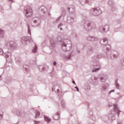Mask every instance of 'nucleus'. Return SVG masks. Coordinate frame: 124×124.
Here are the masks:
<instances>
[{
	"instance_id": "1",
	"label": "nucleus",
	"mask_w": 124,
	"mask_h": 124,
	"mask_svg": "<svg viewBox=\"0 0 124 124\" xmlns=\"http://www.w3.org/2000/svg\"><path fill=\"white\" fill-rule=\"evenodd\" d=\"M100 43L102 46H104L102 51L105 52L108 58L112 59V54H111V45L107 44L108 43V39L104 38L102 39Z\"/></svg>"
},
{
	"instance_id": "2",
	"label": "nucleus",
	"mask_w": 124,
	"mask_h": 124,
	"mask_svg": "<svg viewBox=\"0 0 124 124\" xmlns=\"http://www.w3.org/2000/svg\"><path fill=\"white\" fill-rule=\"evenodd\" d=\"M113 108L114 109L111 110L108 114V119L110 120V121H114L116 119V114H117L118 116H120V112H121L118 108V105L114 104Z\"/></svg>"
},
{
	"instance_id": "3",
	"label": "nucleus",
	"mask_w": 124,
	"mask_h": 124,
	"mask_svg": "<svg viewBox=\"0 0 124 124\" xmlns=\"http://www.w3.org/2000/svg\"><path fill=\"white\" fill-rule=\"evenodd\" d=\"M83 28L86 31H91L96 28L95 23L90 20H86L83 23Z\"/></svg>"
},
{
	"instance_id": "4",
	"label": "nucleus",
	"mask_w": 124,
	"mask_h": 124,
	"mask_svg": "<svg viewBox=\"0 0 124 124\" xmlns=\"http://www.w3.org/2000/svg\"><path fill=\"white\" fill-rule=\"evenodd\" d=\"M4 47L8 50H14L17 47V44L13 41H10L5 43Z\"/></svg>"
},
{
	"instance_id": "5",
	"label": "nucleus",
	"mask_w": 124,
	"mask_h": 124,
	"mask_svg": "<svg viewBox=\"0 0 124 124\" xmlns=\"http://www.w3.org/2000/svg\"><path fill=\"white\" fill-rule=\"evenodd\" d=\"M0 55H2L3 57H6L7 62L8 63L12 62V57H11V53L10 52L3 53L2 49L0 48Z\"/></svg>"
},
{
	"instance_id": "6",
	"label": "nucleus",
	"mask_w": 124,
	"mask_h": 124,
	"mask_svg": "<svg viewBox=\"0 0 124 124\" xmlns=\"http://www.w3.org/2000/svg\"><path fill=\"white\" fill-rule=\"evenodd\" d=\"M90 13L93 16H99L102 13V11L99 8H94L91 9Z\"/></svg>"
},
{
	"instance_id": "7",
	"label": "nucleus",
	"mask_w": 124,
	"mask_h": 124,
	"mask_svg": "<svg viewBox=\"0 0 124 124\" xmlns=\"http://www.w3.org/2000/svg\"><path fill=\"white\" fill-rule=\"evenodd\" d=\"M76 14L74 11H73L70 14V17H68L67 19V23L68 24H72L74 22L76 21Z\"/></svg>"
},
{
	"instance_id": "8",
	"label": "nucleus",
	"mask_w": 124,
	"mask_h": 124,
	"mask_svg": "<svg viewBox=\"0 0 124 124\" xmlns=\"http://www.w3.org/2000/svg\"><path fill=\"white\" fill-rule=\"evenodd\" d=\"M24 11L26 14V16L27 18L31 17L32 16V9L29 5L26 6L24 7Z\"/></svg>"
},
{
	"instance_id": "9",
	"label": "nucleus",
	"mask_w": 124,
	"mask_h": 124,
	"mask_svg": "<svg viewBox=\"0 0 124 124\" xmlns=\"http://www.w3.org/2000/svg\"><path fill=\"white\" fill-rule=\"evenodd\" d=\"M71 47L72 45H66L65 43H62V49L64 52H67V51H70L71 50Z\"/></svg>"
},
{
	"instance_id": "10",
	"label": "nucleus",
	"mask_w": 124,
	"mask_h": 124,
	"mask_svg": "<svg viewBox=\"0 0 124 124\" xmlns=\"http://www.w3.org/2000/svg\"><path fill=\"white\" fill-rule=\"evenodd\" d=\"M29 41L30 43L33 42L31 37L24 36L21 38V42L22 44H27V42Z\"/></svg>"
},
{
	"instance_id": "11",
	"label": "nucleus",
	"mask_w": 124,
	"mask_h": 124,
	"mask_svg": "<svg viewBox=\"0 0 124 124\" xmlns=\"http://www.w3.org/2000/svg\"><path fill=\"white\" fill-rule=\"evenodd\" d=\"M99 31L100 32H102V33L103 32H107L108 31H109V25H106L104 26H101L99 29Z\"/></svg>"
},
{
	"instance_id": "12",
	"label": "nucleus",
	"mask_w": 124,
	"mask_h": 124,
	"mask_svg": "<svg viewBox=\"0 0 124 124\" xmlns=\"http://www.w3.org/2000/svg\"><path fill=\"white\" fill-rule=\"evenodd\" d=\"M103 56V55L101 53L96 52L95 53L94 56L92 58V61H93V62H94L95 61H98V60L102 57Z\"/></svg>"
},
{
	"instance_id": "13",
	"label": "nucleus",
	"mask_w": 124,
	"mask_h": 124,
	"mask_svg": "<svg viewBox=\"0 0 124 124\" xmlns=\"http://www.w3.org/2000/svg\"><path fill=\"white\" fill-rule=\"evenodd\" d=\"M90 82L95 86H97V84H98V78L97 77L93 76L90 80Z\"/></svg>"
},
{
	"instance_id": "14",
	"label": "nucleus",
	"mask_w": 124,
	"mask_h": 124,
	"mask_svg": "<svg viewBox=\"0 0 124 124\" xmlns=\"http://www.w3.org/2000/svg\"><path fill=\"white\" fill-rule=\"evenodd\" d=\"M99 78L100 81L104 83L106 81V80H107V78H108V76H107V75L104 74H101L99 76Z\"/></svg>"
},
{
	"instance_id": "15",
	"label": "nucleus",
	"mask_w": 124,
	"mask_h": 124,
	"mask_svg": "<svg viewBox=\"0 0 124 124\" xmlns=\"http://www.w3.org/2000/svg\"><path fill=\"white\" fill-rule=\"evenodd\" d=\"M56 91H55V93H58L59 98H61V97H62V89H60H60L57 88V86H55L52 88V92H54V90H56Z\"/></svg>"
},
{
	"instance_id": "16",
	"label": "nucleus",
	"mask_w": 124,
	"mask_h": 124,
	"mask_svg": "<svg viewBox=\"0 0 124 124\" xmlns=\"http://www.w3.org/2000/svg\"><path fill=\"white\" fill-rule=\"evenodd\" d=\"M86 40H88V41L93 42L94 41H97L98 38L93 36H88L86 37Z\"/></svg>"
},
{
	"instance_id": "17",
	"label": "nucleus",
	"mask_w": 124,
	"mask_h": 124,
	"mask_svg": "<svg viewBox=\"0 0 124 124\" xmlns=\"http://www.w3.org/2000/svg\"><path fill=\"white\" fill-rule=\"evenodd\" d=\"M32 21L36 26H38L41 23V20L37 17L33 18Z\"/></svg>"
},
{
	"instance_id": "18",
	"label": "nucleus",
	"mask_w": 124,
	"mask_h": 124,
	"mask_svg": "<svg viewBox=\"0 0 124 124\" xmlns=\"http://www.w3.org/2000/svg\"><path fill=\"white\" fill-rule=\"evenodd\" d=\"M94 51V48L92 46L89 45L87 46V55H92Z\"/></svg>"
},
{
	"instance_id": "19",
	"label": "nucleus",
	"mask_w": 124,
	"mask_h": 124,
	"mask_svg": "<svg viewBox=\"0 0 124 124\" xmlns=\"http://www.w3.org/2000/svg\"><path fill=\"white\" fill-rule=\"evenodd\" d=\"M50 46L51 47H52V49H54V48L56 47V42H57V41L54 38H50Z\"/></svg>"
},
{
	"instance_id": "20",
	"label": "nucleus",
	"mask_w": 124,
	"mask_h": 124,
	"mask_svg": "<svg viewBox=\"0 0 124 124\" xmlns=\"http://www.w3.org/2000/svg\"><path fill=\"white\" fill-rule=\"evenodd\" d=\"M112 56L114 59H117L120 57V53L117 51H113L112 52Z\"/></svg>"
},
{
	"instance_id": "21",
	"label": "nucleus",
	"mask_w": 124,
	"mask_h": 124,
	"mask_svg": "<svg viewBox=\"0 0 124 124\" xmlns=\"http://www.w3.org/2000/svg\"><path fill=\"white\" fill-rule=\"evenodd\" d=\"M96 66L97 68H94L93 70H92V72H97V71H99V70H100V63H99V62H97V64H96Z\"/></svg>"
},
{
	"instance_id": "22",
	"label": "nucleus",
	"mask_w": 124,
	"mask_h": 124,
	"mask_svg": "<svg viewBox=\"0 0 124 124\" xmlns=\"http://www.w3.org/2000/svg\"><path fill=\"white\" fill-rule=\"evenodd\" d=\"M16 62L17 63V64H18V65L20 66L22 65V61L20 57H17L15 59Z\"/></svg>"
},
{
	"instance_id": "23",
	"label": "nucleus",
	"mask_w": 124,
	"mask_h": 124,
	"mask_svg": "<svg viewBox=\"0 0 124 124\" xmlns=\"http://www.w3.org/2000/svg\"><path fill=\"white\" fill-rule=\"evenodd\" d=\"M61 114V112L58 111L57 112L55 115L54 116H53V119H54V120H59L60 118V115Z\"/></svg>"
},
{
	"instance_id": "24",
	"label": "nucleus",
	"mask_w": 124,
	"mask_h": 124,
	"mask_svg": "<svg viewBox=\"0 0 124 124\" xmlns=\"http://www.w3.org/2000/svg\"><path fill=\"white\" fill-rule=\"evenodd\" d=\"M39 11H41L42 12V13H45L46 11H47V8L45 7V6H41L39 9Z\"/></svg>"
},
{
	"instance_id": "25",
	"label": "nucleus",
	"mask_w": 124,
	"mask_h": 124,
	"mask_svg": "<svg viewBox=\"0 0 124 124\" xmlns=\"http://www.w3.org/2000/svg\"><path fill=\"white\" fill-rule=\"evenodd\" d=\"M23 69L24 70V72L26 73H28V72H30V66L26 64H24L23 65Z\"/></svg>"
},
{
	"instance_id": "26",
	"label": "nucleus",
	"mask_w": 124,
	"mask_h": 124,
	"mask_svg": "<svg viewBox=\"0 0 124 124\" xmlns=\"http://www.w3.org/2000/svg\"><path fill=\"white\" fill-rule=\"evenodd\" d=\"M75 54V53H73V52L71 53V55H67L64 56V59H66L67 61H69V60L71 59L72 56H73Z\"/></svg>"
},
{
	"instance_id": "27",
	"label": "nucleus",
	"mask_w": 124,
	"mask_h": 124,
	"mask_svg": "<svg viewBox=\"0 0 124 124\" xmlns=\"http://www.w3.org/2000/svg\"><path fill=\"white\" fill-rule=\"evenodd\" d=\"M5 35V32L2 30L0 29V37L1 38H3Z\"/></svg>"
},
{
	"instance_id": "28",
	"label": "nucleus",
	"mask_w": 124,
	"mask_h": 124,
	"mask_svg": "<svg viewBox=\"0 0 124 124\" xmlns=\"http://www.w3.org/2000/svg\"><path fill=\"white\" fill-rule=\"evenodd\" d=\"M108 5L109 6H114L115 5V2H114V0H108Z\"/></svg>"
},
{
	"instance_id": "29",
	"label": "nucleus",
	"mask_w": 124,
	"mask_h": 124,
	"mask_svg": "<svg viewBox=\"0 0 124 124\" xmlns=\"http://www.w3.org/2000/svg\"><path fill=\"white\" fill-rule=\"evenodd\" d=\"M118 81V79H116L115 82V85L116 89H117L118 90H120V84H119V82Z\"/></svg>"
},
{
	"instance_id": "30",
	"label": "nucleus",
	"mask_w": 124,
	"mask_h": 124,
	"mask_svg": "<svg viewBox=\"0 0 124 124\" xmlns=\"http://www.w3.org/2000/svg\"><path fill=\"white\" fill-rule=\"evenodd\" d=\"M107 89V87H106V85L104 84L102 85V87L101 88V91H102L103 92H106Z\"/></svg>"
},
{
	"instance_id": "31",
	"label": "nucleus",
	"mask_w": 124,
	"mask_h": 124,
	"mask_svg": "<svg viewBox=\"0 0 124 124\" xmlns=\"http://www.w3.org/2000/svg\"><path fill=\"white\" fill-rule=\"evenodd\" d=\"M36 52H37V46L35 45L34 47L32 50V53H33L34 54L36 53Z\"/></svg>"
},
{
	"instance_id": "32",
	"label": "nucleus",
	"mask_w": 124,
	"mask_h": 124,
	"mask_svg": "<svg viewBox=\"0 0 124 124\" xmlns=\"http://www.w3.org/2000/svg\"><path fill=\"white\" fill-rule=\"evenodd\" d=\"M44 118L45 120V121L46 122H47V123H50V122H51V119L48 118L47 117H46V116L44 115Z\"/></svg>"
},
{
	"instance_id": "33",
	"label": "nucleus",
	"mask_w": 124,
	"mask_h": 124,
	"mask_svg": "<svg viewBox=\"0 0 124 124\" xmlns=\"http://www.w3.org/2000/svg\"><path fill=\"white\" fill-rule=\"evenodd\" d=\"M90 119H91V120H92V121H93V122H95L96 121L95 116H94V115H91Z\"/></svg>"
},
{
	"instance_id": "34",
	"label": "nucleus",
	"mask_w": 124,
	"mask_h": 124,
	"mask_svg": "<svg viewBox=\"0 0 124 124\" xmlns=\"http://www.w3.org/2000/svg\"><path fill=\"white\" fill-rule=\"evenodd\" d=\"M61 106L63 108H65V103H64V101L62 100L61 102Z\"/></svg>"
},
{
	"instance_id": "35",
	"label": "nucleus",
	"mask_w": 124,
	"mask_h": 124,
	"mask_svg": "<svg viewBox=\"0 0 124 124\" xmlns=\"http://www.w3.org/2000/svg\"><path fill=\"white\" fill-rule=\"evenodd\" d=\"M16 115L17 116H22L23 115L22 114V112L20 111V110H17L16 111Z\"/></svg>"
},
{
	"instance_id": "36",
	"label": "nucleus",
	"mask_w": 124,
	"mask_h": 124,
	"mask_svg": "<svg viewBox=\"0 0 124 124\" xmlns=\"http://www.w3.org/2000/svg\"><path fill=\"white\" fill-rule=\"evenodd\" d=\"M27 26H28V33H29L30 35H31V27H30V25L29 24H28Z\"/></svg>"
},
{
	"instance_id": "37",
	"label": "nucleus",
	"mask_w": 124,
	"mask_h": 124,
	"mask_svg": "<svg viewBox=\"0 0 124 124\" xmlns=\"http://www.w3.org/2000/svg\"><path fill=\"white\" fill-rule=\"evenodd\" d=\"M62 26H63V24H62V23H60V24H59L58 26V28L60 29V31H62Z\"/></svg>"
},
{
	"instance_id": "38",
	"label": "nucleus",
	"mask_w": 124,
	"mask_h": 124,
	"mask_svg": "<svg viewBox=\"0 0 124 124\" xmlns=\"http://www.w3.org/2000/svg\"><path fill=\"white\" fill-rule=\"evenodd\" d=\"M39 116H40V113H39V111L38 110H36V111L35 119H36V118H38V117H39Z\"/></svg>"
},
{
	"instance_id": "39",
	"label": "nucleus",
	"mask_w": 124,
	"mask_h": 124,
	"mask_svg": "<svg viewBox=\"0 0 124 124\" xmlns=\"http://www.w3.org/2000/svg\"><path fill=\"white\" fill-rule=\"evenodd\" d=\"M111 11H116L117 10V7L116 6H111Z\"/></svg>"
},
{
	"instance_id": "40",
	"label": "nucleus",
	"mask_w": 124,
	"mask_h": 124,
	"mask_svg": "<svg viewBox=\"0 0 124 124\" xmlns=\"http://www.w3.org/2000/svg\"><path fill=\"white\" fill-rule=\"evenodd\" d=\"M74 8H75V7H74V5H71L70 6V7L68 8V11H70V9H72V10H74Z\"/></svg>"
},
{
	"instance_id": "41",
	"label": "nucleus",
	"mask_w": 124,
	"mask_h": 124,
	"mask_svg": "<svg viewBox=\"0 0 124 124\" xmlns=\"http://www.w3.org/2000/svg\"><path fill=\"white\" fill-rule=\"evenodd\" d=\"M82 18L83 20H86V19H88V16L87 15L84 14L82 15Z\"/></svg>"
},
{
	"instance_id": "42",
	"label": "nucleus",
	"mask_w": 124,
	"mask_h": 124,
	"mask_svg": "<svg viewBox=\"0 0 124 124\" xmlns=\"http://www.w3.org/2000/svg\"><path fill=\"white\" fill-rule=\"evenodd\" d=\"M61 18H62V16H60L58 17L55 20V23H58L60 20H61Z\"/></svg>"
},
{
	"instance_id": "43",
	"label": "nucleus",
	"mask_w": 124,
	"mask_h": 124,
	"mask_svg": "<svg viewBox=\"0 0 124 124\" xmlns=\"http://www.w3.org/2000/svg\"><path fill=\"white\" fill-rule=\"evenodd\" d=\"M38 68L40 71L42 72L43 71V67L42 66H39Z\"/></svg>"
},
{
	"instance_id": "44",
	"label": "nucleus",
	"mask_w": 124,
	"mask_h": 124,
	"mask_svg": "<svg viewBox=\"0 0 124 124\" xmlns=\"http://www.w3.org/2000/svg\"><path fill=\"white\" fill-rule=\"evenodd\" d=\"M121 64L122 65H124V57L122 59L121 61Z\"/></svg>"
},
{
	"instance_id": "45",
	"label": "nucleus",
	"mask_w": 124,
	"mask_h": 124,
	"mask_svg": "<svg viewBox=\"0 0 124 124\" xmlns=\"http://www.w3.org/2000/svg\"><path fill=\"white\" fill-rule=\"evenodd\" d=\"M118 95H119V96L118 97V98H122L123 96H124V95L121 94V93H117Z\"/></svg>"
},
{
	"instance_id": "46",
	"label": "nucleus",
	"mask_w": 124,
	"mask_h": 124,
	"mask_svg": "<svg viewBox=\"0 0 124 124\" xmlns=\"http://www.w3.org/2000/svg\"><path fill=\"white\" fill-rule=\"evenodd\" d=\"M111 93H115V90H112L108 92V94H111Z\"/></svg>"
},
{
	"instance_id": "47",
	"label": "nucleus",
	"mask_w": 124,
	"mask_h": 124,
	"mask_svg": "<svg viewBox=\"0 0 124 124\" xmlns=\"http://www.w3.org/2000/svg\"><path fill=\"white\" fill-rule=\"evenodd\" d=\"M85 3H88V4H89V5H90V4H91V3H90V1H89V0H86Z\"/></svg>"
},
{
	"instance_id": "48",
	"label": "nucleus",
	"mask_w": 124,
	"mask_h": 124,
	"mask_svg": "<svg viewBox=\"0 0 124 124\" xmlns=\"http://www.w3.org/2000/svg\"><path fill=\"white\" fill-rule=\"evenodd\" d=\"M53 65H54V66H56L57 65V62L56 61H54L53 62Z\"/></svg>"
},
{
	"instance_id": "49",
	"label": "nucleus",
	"mask_w": 124,
	"mask_h": 124,
	"mask_svg": "<svg viewBox=\"0 0 124 124\" xmlns=\"http://www.w3.org/2000/svg\"><path fill=\"white\" fill-rule=\"evenodd\" d=\"M75 89H77V92H79V88H78V86H76V87H75Z\"/></svg>"
},
{
	"instance_id": "50",
	"label": "nucleus",
	"mask_w": 124,
	"mask_h": 124,
	"mask_svg": "<svg viewBox=\"0 0 124 124\" xmlns=\"http://www.w3.org/2000/svg\"><path fill=\"white\" fill-rule=\"evenodd\" d=\"M34 124H39V121H34Z\"/></svg>"
},
{
	"instance_id": "51",
	"label": "nucleus",
	"mask_w": 124,
	"mask_h": 124,
	"mask_svg": "<svg viewBox=\"0 0 124 124\" xmlns=\"http://www.w3.org/2000/svg\"><path fill=\"white\" fill-rule=\"evenodd\" d=\"M10 2H11V3L14 2V0H8Z\"/></svg>"
},
{
	"instance_id": "52",
	"label": "nucleus",
	"mask_w": 124,
	"mask_h": 124,
	"mask_svg": "<svg viewBox=\"0 0 124 124\" xmlns=\"http://www.w3.org/2000/svg\"><path fill=\"white\" fill-rule=\"evenodd\" d=\"M2 119V114H0V120H1Z\"/></svg>"
},
{
	"instance_id": "53",
	"label": "nucleus",
	"mask_w": 124,
	"mask_h": 124,
	"mask_svg": "<svg viewBox=\"0 0 124 124\" xmlns=\"http://www.w3.org/2000/svg\"><path fill=\"white\" fill-rule=\"evenodd\" d=\"M72 83H73V84H74L75 85H76V83H75V81L73 80Z\"/></svg>"
},
{
	"instance_id": "54",
	"label": "nucleus",
	"mask_w": 124,
	"mask_h": 124,
	"mask_svg": "<svg viewBox=\"0 0 124 124\" xmlns=\"http://www.w3.org/2000/svg\"><path fill=\"white\" fill-rule=\"evenodd\" d=\"M1 12H2V13H3V9L1 8Z\"/></svg>"
},
{
	"instance_id": "55",
	"label": "nucleus",
	"mask_w": 124,
	"mask_h": 124,
	"mask_svg": "<svg viewBox=\"0 0 124 124\" xmlns=\"http://www.w3.org/2000/svg\"><path fill=\"white\" fill-rule=\"evenodd\" d=\"M1 80V76H0V81Z\"/></svg>"
},
{
	"instance_id": "56",
	"label": "nucleus",
	"mask_w": 124,
	"mask_h": 124,
	"mask_svg": "<svg viewBox=\"0 0 124 124\" xmlns=\"http://www.w3.org/2000/svg\"><path fill=\"white\" fill-rule=\"evenodd\" d=\"M123 16H124V12L123 13Z\"/></svg>"
},
{
	"instance_id": "57",
	"label": "nucleus",
	"mask_w": 124,
	"mask_h": 124,
	"mask_svg": "<svg viewBox=\"0 0 124 124\" xmlns=\"http://www.w3.org/2000/svg\"><path fill=\"white\" fill-rule=\"evenodd\" d=\"M117 124H121V123H118Z\"/></svg>"
},
{
	"instance_id": "58",
	"label": "nucleus",
	"mask_w": 124,
	"mask_h": 124,
	"mask_svg": "<svg viewBox=\"0 0 124 124\" xmlns=\"http://www.w3.org/2000/svg\"><path fill=\"white\" fill-rule=\"evenodd\" d=\"M80 4H82V5H83V3H82L80 2Z\"/></svg>"
},
{
	"instance_id": "59",
	"label": "nucleus",
	"mask_w": 124,
	"mask_h": 124,
	"mask_svg": "<svg viewBox=\"0 0 124 124\" xmlns=\"http://www.w3.org/2000/svg\"><path fill=\"white\" fill-rule=\"evenodd\" d=\"M58 41H61V40H58Z\"/></svg>"
},
{
	"instance_id": "60",
	"label": "nucleus",
	"mask_w": 124,
	"mask_h": 124,
	"mask_svg": "<svg viewBox=\"0 0 124 124\" xmlns=\"http://www.w3.org/2000/svg\"><path fill=\"white\" fill-rule=\"evenodd\" d=\"M48 15L50 16V15H50V14H48Z\"/></svg>"
},
{
	"instance_id": "61",
	"label": "nucleus",
	"mask_w": 124,
	"mask_h": 124,
	"mask_svg": "<svg viewBox=\"0 0 124 124\" xmlns=\"http://www.w3.org/2000/svg\"><path fill=\"white\" fill-rule=\"evenodd\" d=\"M78 53H80V51H78Z\"/></svg>"
},
{
	"instance_id": "62",
	"label": "nucleus",
	"mask_w": 124,
	"mask_h": 124,
	"mask_svg": "<svg viewBox=\"0 0 124 124\" xmlns=\"http://www.w3.org/2000/svg\"><path fill=\"white\" fill-rule=\"evenodd\" d=\"M9 82H10V80H9Z\"/></svg>"
}]
</instances>
